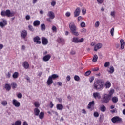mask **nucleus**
Masks as SVG:
<instances>
[{"label":"nucleus","instance_id":"nucleus-6","mask_svg":"<svg viewBox=\"0 0 125 125\" xmlns=\"http://www.w3.org/2000/svg\"><path fill=\"white\" fill-rule=\"evenodd\" d=\"M110 101V97L108 96V94H104L103 97L102 102L104 103H108Z\"/></svg>","mask_w":125,"mask_h":125},{"label":"nucleus","instance_id":"nucleus-14","mask_svg":"<svg viewBox=\"0 0 125 125\" xmlns=\"http://www.w3.org/2000/svg\"><path fill=\"white\" fill-rule=\"evenodd\" d=\"M93 97L95 98V99H100L101 98V96L100 95V93L99 92H94L93 93Z\"/></svg>","mask_w":125,"mask_h":125},{"label":"nucleus","instance_id":"nucleus-54","mask_svg":"<svg viewBox=\"0 0 125 125\" xmlns=\"http://www.w3.org/2000/svg\"><path fill=\"white\" fill-rule=\"evenodd\" d=\"M65 15L67 17H70L71 16V13L69 12L66 13Z\"/></svg>","mask_w":125,"mask_h":125},{"label":"nucleus","instance_id":"nucleus-28","mask_svg":"<svg viewBox=\"0 0 125 125\" xmlns=\"http://www.w3.org/2000/svg\"><path fill=\"white\" fill-rule=\"evenodd\" d=\"M41 31H45L46 27L44 23H42L40 25Z\"/></svg>","mask_w":125,"mask_h":125},{"label":"nucleus","instance_id":"nucleus-48","mask_svg":"<svg viewBox=\"0 0 125 125\" xmlns=\"http://www.w3.org/2000/svg\"><path fill=\"white\" fill-rule=\"evenodd\" d=\"M52 30L53 32H56V30H57V28H56V26L53 25L52 28Z\"/></svg>","mask_w":125,"mask_h":125},{"label":"nucleus","instance_id":"nucleus-16","mask_svg":"<svg viewBox=\"0 0 125 125\" xmlns=\"http://www.w3.org/2000/svg\"><path fill=\"white\" fill-rule=\"evenodd\" d=\"M51 58V56H50L49 54H48L43 57L42 60L43 61H44V62H47V61H49Z\"/></svg>","mask_w":125,"mask_h":125},{"label":"nucleus","instance_id":"nucleus-64","mask_svg":"<svg viewBox=\"0 0 125 125\" xmlns=\"http://www.w3.org/2000/svg\"><path fill=\"white\" fill-rule=\"evenodd\" d=\"M81 20H82V17L81 16H79L78 17V21L79 22H80V21H81Z\"/></svg>","mask_w":125,"mask_h":125},{"label":"nucleus","instance_id":"nucleus-7","mask_svg":"<svg viewBox=\"0 0 125 125\" xmlns=\"http://www.w3.org/2000/svg\"><path fill=\"white\" fill-rule=\"evenodd\" d=\"M33 42L36 43V44H41L42 42H41V38L39 36H36L33 38Z\"/></svg>","mask_w":125,"mask_h":125},{"label":"nucleus","instance_id":"nucleus-10","mask_svg":"<svg viewBox=\"0 0 125 125\" xmlns=\"http://www.w3.org/2000/svg\"><path fill=\"white\" fill-rule=\"evenodd\" d=\"M103 46V45L101 43H99L96 44L94 47V51H97V50L100 49Z\"/></svg>","mask_w":125,"mask_h":125},{"label":"nucleus","instance_id":"nucleus-44","mask_svg":"<svg viewBox=\"0 0 125 125\" xmlns=\"http://www.w3.org/2000/svg\"><path fill=\"white\" fill-rule=\"evenodd\" d=\"M15 124L16 125H21V124H22V122H21V121L18 120V121H17L15 122Z\"/></svg>","mask_w":125,"mask_h":125},{"label":"nucleus","instance_id":"nucleus-21","mask_svg":"<svg viewBox=\"0 0 125 125\" xmlns=\"http://www.w3.org/2000/svg\"><path fill=\"white\" fill-rule=\"evenodd\" d=\"M11 86L13 89H15L16 88H17V84L16 82H12L11 83Z\"/></svg>","mask_w":125,"mask_h":125},{"label":"nucleus","instance_id":"nucleus-15","mask_svg":"<svg viewBox=\"0 0 125 125\" xmlns=\"http://www.w3.org/2000/svg\"><path fill=\"white\" fill-rule=\"evenodd\" d=\"M12 104L15 107H20V103L15 99H13L12 101Z\"/></svg>","mask_w":125,"mask_h":125},{"label":"nucleus","instance_id":"nucleus-53","mask_svg":"<svg viewBox=\"0 0 125 125\" xmlns=\"http://www.w3.org/2000/svg\"><path fill=\"white\" fill-rule=\"evenodd\" d=\"M80 32L81 33H86V29L85 28H83L81 30Z\"/></svg>","mask_w":125,"mask_h":125},{"label":"nucleus","instance_id":"nucleus-30","mask_svg":"<svg viewBox=\"0 0 125 125\" xmlns=\"http://www.w3.org/2000/svg\"><path fill=\"white\" fill-rule=\"evenodd\" d=\"M97 59H98V56H97V55L95 54L92 59L93 62H96L97 61Z\"/></svg>","mask_w":125,"mask_h":125},{"label":"nucleus","instance_id":"nucleus-22","mask_svg":"<svg viewBox=\"0 0 125 125\" xmlns=\"http://www.w3.org/2000/svg\"><path fill=\"white\" fill-rule=\"evenodd\" d=\"M34 115H35L36 116H39V115H40V109H39V108H35L34 110Z\"/></svg>","mask_w":125,"mask_h":125},{"label":"nucleus","instance_id":"nucleus-8","mask_svg":"<svg viewBox=\"0 0 125 125\" xmlns=\"http://www.w3.org/2000/svg\"><path fill=\"white\" fill-rule=\"evenodd\" d=\"M2 21L0 22V26L3 28L4 27V26H6L7 25V21H6L4 19H2Z\"/></svg>","mask_w":125,"mask_h":125},{"label":"nucleus","instance_id":"nucleus-47","mask_svg":"<svg viewBox=\"0 0 125 125\" xmlns=\"http://www.w3.org/2000/svg\"><path fill=\"white\" fill-rule=\"evenodd\" d=\"M97 1L99 4H102L104 0H97Z\"/></svg>","mask_w":125,"mask_h":125},{"label":"nucleus","instance_id":"nucleus-27","mask_svg":"<svg viewBox=\"0 0 125 125\" xmlns=\"http://www.w3.org/2000/svg\"><path fill=\"white\" fill-rule=\"evenodd\" d=\"M105 88H110L111 87V83L110 82L107 81L105 83Z\"/></svg>","mask_w":125,"mask_h":125},{"label":"nucleus","instance_id":"nucleus-51","mask_svg":"<svg viewBox=\"0 0 125 125\" xmlns=\"http://www.w3.org/2000/svg\"><path fill=\"white\" fill-rule=\"evenodd\" d=\"M100 24V23L99 21H97V22H96V23H95L96 28H97V27H99Z\"/></svg>","mask_w":125,"mask_h":125},{"label":"nucleus","instance_id":"nucleus-36","mask_svg":"<svg viewBox=\"0 0 125 125\" xmlns=\"http://www.w3.org/2000/svg\"><path fill=\"white\" fill-rule=\"evenodd\" d=\"M114 89L110 90V91H109V94H108V96L109 97H111L112 95L113 94H114Z\"/></svg>","mask_w":125,"mask_h":125},{"label":"nucleus","instance_id":"nucleus-38","mask_svg":"<svg viewBox=\"0 0 125 125\" xmlns=\"http://www.w3.org/2000/svg\"><path fill=\"white\" fill-rule=\"evenodd\" d=\"M74 79L75 81H76V82H79V81H80V77H79L78 75H75Z\"/></svg>","mask_w":125,"mask_h":125},{"label":"nucleus","instance_id":"nucleus-24","mask_svg":"<svg viewBox=\"0 0 125 125\" xmlns=\"http://www.w3.org/2000/svg\"><path fill=\"white\" fill-rule=\"evenodd\" d=\"M56 108H57V110L62 111V110H63V105L60 104H58L56 106Z\"/></svg>","mask_w":125,"mask_h":125},{"label":"nucleus","instance_id":"nucleus-1","mask_svg":"<svg viewBox=\"0 0 125 125\" xmlns=\"http://www.w3.org/2000/svg\"><path fill=\"white\" fill-rule=\"evenodd\" d=\"M93 85L96 90H102L104 87V80L99 79L94 82Z\"/></svg>","mask_w":125,"mask_h":125},{"label":"nucleus","instance_id":"nucleus-32","mask_svg":"<svg viewBox=\"0 0 125 125\" xmlns=\"http://www.w3.org/2000/svg\"><path fill=\"white\" fill-rule=\"evenodd\" d=\"M112 100L113 103H117V102L118 101V97H113L112 99Z\"/></svg>","mask_w":125,"mask_h":125},{"label":"nucleus","instance_id":"nucleus-63","mask_svg":"<svg viewBox=\"0 0 125 125\" xmlns=\"http://www.w3.org/2000/svg\"><path fill=\"white\" fill-rule=\"evenodd\" d=\"M115 11H113L111 12L110 15H111V16L114 17V16H115Z\"/></svg>","mask_w":125,"mask_h":125},{"label":"nucleus","instance_id":"nucleus-3","mask_svg":"<svg viewBox=\"0 0 125 125\" xmlns=\"http://www.w3.org/2000/svg\"><path fill=\"white\" fill-rule=\"evenodd\" d=\"M15 13L14 12H11L10 10H6V11L3 10L1 12V16L4 17L7 16V17H12L14 16Z\"/></svg>","mask_w":125,"mask_h":125},{"label":"nucleus","instance_id":"nucleus-42","mask_svg":"<svg viewBox=\"0 0 125 125\" xmlns=\"http://www.w3.org/2000/svg\"><path fill=\"white\" fill-rule=\"evenodd\" d=\"M34 105L36 108H39V107H40V104H39V102H35L34 103Z\"/></svg>","mask_w":125,"mask_h":125},{"label":"nucleus","instance_id":"nucleus-26","mask_svg":"<svg viewBox=\"0 0 125 125\" xmlns=\"http://www.w3.org/2000/svg\"><path fill=\"white\" fill-rule=\"evenodd\" d=\"M40 22L39 20L35 21L33 22V25L34 27H37V26H40Z\"/></svg>","mask_w":125,"mask_h":125},{"label":"nucleus","instance_id":"nucleus-4","mask_svg":"<svg viewBox=\"0 0 125 125\" xmlns=\"http://www.w3.org/2000/svg\"><path fill=\"white\" fill-rule=\"evenodd\" d=\"M84 41V39L82 38L80 39H79L78 37H73L72 40V42L74 43H81Z\"/></svg>","mask_w":125,"mask_h":125},{"label":"nucleus","instance_id":"nucleus-45","mask_svg":"<svg viewBox=\"0 0 125 125\" xmlns=\"http://www.w3.org/2000/svg\"><path fill=\"white\" fill-rule=\"evenodd\" d=\"M82 12L83 14L84 15L85 13H86V9H85V8H83L82 10Z\"/></svg>","mask_w":125,"mask_h":125},{"label":"nucleus","instance_id":"nucleus-49","mask_svg":"<svg viewBox=\"0 0 125 125\" xmlns=\"http://www.w3.org/2000/svg\"><path fill=\"white\" fill-rule=\"evenodd\" d=\"M114 28H112L110 31V33H111L112 37H113V36H114Z\"/></svg>","mask_w":125,"mask_h":125},{"label":"nucleus","instance_id":"nucleus-39","mask_svg":"<svg viewBox=\"0 0 125 125\" xmlns=\"http://www.w3.org/2000/svg\"><path fill=\"white\" fill-rule=\"evenodd\" d=\"M104 66L105 68H108V67H109V66H110V62H105L104 63Z\"/></svg>","mask_w":125,"mask_h":125},{"label":"nucleus","instance_id":"nucleus-60","mask_svg":"<svg viewBox=\"0 0 125 125\" xmlns=\"http://www.w3.org/2000/svg\"><path fill=\"white\" fill-rule=\"evenodd\" d=\"M58 85L59 86H62V82H58Z\"/></svg>","mask_w":125,"mask_h":125},{"label":"nucleus","instance_id":"nucleus-25","mask_svg":"<svg viewBox=\"0 0 125 125\" xmlns=\"http://www.w3.org/2000/svg\"><path fill=\"white\" fill-rule=\"evenodd\" d=\"M58 42L59 43H61L62 44H64L65 43V40L63 38H59L58 39Z\"/></svg>","mask_w":125,"mask_h":125},{"label":"nucleus","instance_id":"nucleus-58","mask_svg":"<svg viewBox=\"0 0 125 125\" xmlns=\"http://www.w3.org/2000/svg\"><path fill=\"white\" fill-rule=\"evenodd\" d=\"M98 70H99V68H97V69L95 68L92 69L93 72H96V71H98Z\"/></svg>","mask_w":125,"mask_h":125},{"label":"nucleus","instance_id":"nucleus-19","mask_svg":"<svg viewBox=\"0 0 125 125\" xmlns=\"http://www.w3.org/2000/svg\"><path fill=\"white\" fill-rule=\"evenodd\" d=\"M95 104V103L94 102V101L90 102L88 105V109H91V107H94Z\"/></svg>","mask_w":125,"mask_h":125},{"label":"nucleus","instance_id":"nucleus-46","mask_svg":"<svg viewBox=\"0 0 125 125\" xmlns=\"http://www.w3.org/2000/svg\"><path fill=\"white\" fill-rule=\"evenodd\" d=\"M80 26L82 27V28H84V27H85V23H84V22H82L80 24Z\"/></svg>","mask_w":125,"mask_h":125},{"label":"nucleus","instance_id":"nucleus-56","mask_svg":"<svg viewBox=\"0 0 125 125\" xmlns=\"http://www.w3.org/2000/svg\"><path fill=\"white\" fill-rule=\"evenodd\" d=\"M11 76V74L10 73V72H8L7 74V78L8 79H9V78H10Z\"/></svg>","mask_w":125,"mask_h":125},{"label":"nucleus","instance_id":"nucleus-17","mask_svg":"<svg viewBox=\"0 0 125 125\" xmlns=\"http://www.w3.org/2000/svg\"><path fill=\"white\" fill-rule=\"evenodd\" d=\"M23 67L25 69H29V67H30V65H29V63H28V62L25 61L22 63Z\"/></svg>","mask_w":125,"mask_h":125},{"label":"nucleus","instance_id":"nucleus-20","mask_svg":"<svg viewBox=\"0 0 125 125\" xmlns=\"http://www.w3.org/2000/svg\"><path fill=\"white\" fill-rule=\"evenodd\" d=\"M52 80L53 79H52L51 77H50L49 76L47 81V84L48 85H51V84H52L53 83V81Z\"/></svg>","mask_w":125,"mask_h":125},{"label":"nucleus","instance_id":"nucleus-40","mask_svg":"<svg viewBox=\"0 0 125 125\" xmlns=\"http://www.w3.org/2000/svg\"><path fill=\"white\" fill-rule=\"evenodd\" d=\"M90 74H91V71H90V70H88L85 73L84 75L87 77L88 76H89Z\"/></svg>","mask_w":125,"mask_h":125},{"label":"nucleus","instance_id":"nucleus-11","mask_svg":"<svg viewBox=\"0 0 125 125\" xmlns=\"http://www.w3.org/2000/svg\"><path fill=\"white\" fill-rule=\"evenodd\" d=\"M27 35H28V32H27V30H23L21 31V37L22 39H26Z\"/></svg>","mask_w":125,"mask_h":125},{"label":"nucleus","instance_id":"nucleus-43","mask_svg":"<svg viewBox=\"0 0 125 125\" xmlns=\"http://www.w3.org/2000/svg\"><path fill=\"white\" fill-rule=\"evenodd\" d=\"M1 104L3 106H6L7 105V101H3L1 102Z\"/></svg>","mask_w":125,"mask_h":125},{"label":"nucleus","instance_id":"nucleus-2","mask_svg":"<svg viewBox=\"0 0 125 125\" xmlns=\"http://www.w3.org/2000/svg\"><path fill=\"white\" fill-rule=\"evenodd\" d=\"M69 29L70 30V33L74 36H79V32L77 31V26L74 22H70L69 23Z\"/></svg>","mask_w":125,"mask_h":125},{"label":"nucleus","instance_id":"nucleus-62","mask_svg":"<svg viewBox=\"0 0 125 125\" xmlns=\"http://www.w3.org/2000/svg\"><path fill=\"white\" fill-rule=\"evenodd\" d=\"M67 81H70L71 80V76L70 75H68L66 77Z\"/></svg>","mask_w":125,"mask_h":125},{"label":"nucleus","instance_id":"nucleus-57","mask_svg":"<svg viewBox=\"0 0 125 125\" xmlns=\"http://www.w3.org/2000/svg\"><path fill=\"white\" fill-rule=\"evenodd\" d=\"M50 108H53V106H54V104H53V103H52V102H50Z\"/></svg>","mask_w":125,"mask_h":125},{"label":"nucleus","instance_id":"nucleus-59","mask_svg":"<svg viewBox=\"0 0 125 125\" xmlns=\"http://www.w3.org/2000/svg\"><path fill=\"white\" fill-rule=\"evenodd\" d=\"M18 98H22V94L21 93H19L18 94Z\"/></svg>","mask_w":125,"mask_h":125},{"label":"nucleus","instance_id":"nucleus-9","mask_svg":"<svg viewBox=\"0 0 125 125\" xmlns=\"http://www.w3.org/2000/svg\"><path fill=\"white\" fill-rule=\"evenodd\" d=\"M47 15L50 19H54L55 18V15L53 11H48Z\"/></svg>","mask_w":125,"mask_h":125},{"label":"nucleus","instance_id":"nucleus-33","mask_svg":"<svg viewBox=\"0 0 125 125\" xmlns=\"http://www.w3.org/2000/svg\"><path fill=\"white\" fill-rule=\"evenodd\" d=\"M100 109L102 112H106V106L104 105H102L100 107Z\"/></svg>","mask_w":125,"mask_h":125},{"label":"nucleus","instance_id":"nucleus-61","mask_svg":"<svg viewBox=\"0 0 125 125\" xmlns=\"http://www.w3.org/2000/svg\"><path fill=\"white\" fill-rule=\"evenodd\" d=\"M25 18L26 20H30V15H26Z\"/></svg>","mask_w":125,"mask_h":125},{"label":"nucleus","instance_id":"nucleus-31","mask_svg":"<svg viewBox=\"0 0 125 125\" xmlns=\"http://www.w3.org/2000/svg\"><path fill=\"white\" fill-rule=\"evenodd\" d=\"M49 77L50 78H51L52 80H55V79H57V78H58V75L57 74H52Z\"/></svg>","mask_w":125,"mask_h":125},{"label":"nucleus","instance_id":"nucleus-52","mask_svg":"<svg viewBox=\"0 0 125 125\" xmlns=\"http://www.w3.org/2000/svg\"><path fill=\"white\" fill-rule=\"evenodd\" d=\"M89 81L90 83H92L93 82V81H94V77H92L90 78Z\"/></svg>","mask_w":125,"mask_h":125},{"label":"nucleus","instance_id":"nucleus-12","mask_svg":"<svg viewBox=\"0 0 125 125\" xmlns=\"http://www.w3.org/2000/svg\"><path fill=\"white\" fill-rule=\"evenodd\" d=\"M80 13H81V8L78 7L76 9L74 13V17H78L80 15Z\"/></svg>","mask_w":125,"mask_h":125},{"label":"nucleus","instance_id":"nucleus-18","mask_svg":"<svg viewBox=\"0 0 125 125\" xmlns=\"http://www.w3.org/2000/svg\"><path fill=\"white\" fill-rule=\"evenodd\" d=\"M4 88L7 90V91H9L11 89V86L8 83H6L4 85Z\"/></svg>","mask_w":125,"mask_h":125},{"label":"nucleus","instance_id":"nucleus-13","mask_svg":"<svg viewBox=\"0 0 125 125\" xmlns=\"http://www.w3.org/2000/svg\"><path fill=\"white\" fill-rule=\"evenodd\" d=\"M42 43L43 45H47L48 43V40L45 37H42L41 39Z\"/></svg>","mask_w":125,"mask_h":125},{"label":"nucleus","instance_id":"nucleus-34","mask_svg":"<svg viewBox=\"0 0 125 125\" xmlns=\"http://www.w3.org/2000/svg\"><path fill=\"white\" fill-rule=\"evenodd\" d=\"M18 76H19L18 72H14L12 76L14 79H17L18 78Z\"/></svg>","mask_w":125,"mask_h":125},{"label":"nucleus","instance_id":"nucleus-55","mask_svg":"<svg viewBox=\"0 0 125 125\" xmlns=\"http://www.w3.org/2000/svg\"><path fill=\"white\" fill-rule=\"evenodd\" d=\"M70 54L71 55H75V54H76V51L74 50H71L70 52Z\"/></svg>","mask_w":125,"mask_h":125},{"label":"nucleus","instance_id":"nucleus-35","mask_svg":"<svg viewBox=\"0 0 125 125\" xmlns=\"http://www.w3.org/2000/svg\"><path fill=\"white\" fill-rule=\"evenodd\" d=\"M114 71H115V69H114V67L113 66H111L109 70L110 74H113Z\"/></svg>","mask_w":125,"mask_h":125},{"label":"nucleus","instance_id":"nucleus-41","mask_svg":"<svg viewBox=\"0 0 125 125\" xmlns=\"http://www.w3.org/2000/svg\"><path fill=\"white\" fill-rule=\"evenodd\" d=\"M94 117L95 118H98L99 117V113L97 112H94Z\"/></svg>","mask_w":125,"mask_h":125},{"label":"nucleus","instance_id":"nucleus-50","mask_svg":"<svg viewBox=\"0 0 125 125\" xmlns=\"http://www.w3.org/2000/svg\"><path fill=\"white\" fill-rule=\"evenodd\" d=\"M56 4V2L54 0H53L51 3V5L52 6H55V5Z\"/></svg>","mask_w":125,"mask_h":125},{"label":"nucleus","instance_id":"nucleus-5","mask_svg":"<svg viewBox=\"0 0 125 125\" xmlns=\"http://www.w3.org/2000/svg\"><path fill=\"white\" fill-rule=\"evenodd\" d=\"M111 122H112L113 124L122 123V122H123V120L119 116H115L111 119Z\"/></svg>","mask_w":125,"mask_h":125},{"label":"nucleus","instance_id":"nucleus-23","mask_svg":"<svg viewBox=\"0 0 125 125\" xmlns=\"http://www.w3.org/2000/svg\"><path fill=\"white\" fill-rule=\"evenodd\" d=\"M120 44H121V49H124L125 47V41L124 40L121 39L120 40Z\"/></svg>","mask_w":125,"mask_h":125},{"label":"nucleus","instance_id":"nucleus-37","mask_svg":"<svg viewBox=\"0 0 125 125\" xmlns=\"http://www.w3.org/2000/svg\"><path fill=\"white\" fill-rule=\"evenodd\" d=\"M28 28L29 31H31V32H34L35 31L34 27L32 25H28Z\"/></svg>","mask_w":125,"mask_h":125},{"label":"nucleus","instance_id":"nucleus-29","mask_svg":"<svg viewBox=\"0 0 125 125\" xmlns=\"http://www.w3.org/2000/svg\"><path fill=\"white\" fill-rule=\"evenodd\" d=\"M39 119L42 120V119H43V117H44V113L42 112H41L39 115Z\"/></svg>","mask_w":125,"mask_h":125}]
</instances>
